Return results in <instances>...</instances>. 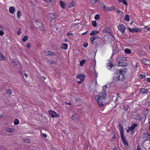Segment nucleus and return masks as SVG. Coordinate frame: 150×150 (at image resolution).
Here are the masks:
<instances>
[{"instance_id":"nucleus-1","label":"nucleus","mask_w":150,"mask_h":150,"mask_svg":"<svg viewBox=\"0 0 150 150\" xmlns=\"http://www.w3.org/2000/svg\"><path fill=\"white\" fill-rule=\"evenodd\" d=\"M126 60V58L122 56L118 57L116 59L117 62L119 66L125 67L127 66V63L125 62Z\"/></svg>"},{"instance_id":"nucleus-2","label":"nucleus","mask_w":150,"mask_h":150,"mask_svg":"<svg viewBox=\"0 0 150 150\" xmlns=\"http://www.w3.org/2000/svg\"><path fill=\"white\" fill-rule=\"evenodd\" d=\"M115 73L113 76V79L115 81H123L125 79V76L123 74L120 73H116V71H115Z\"/></svg>"},{"instance_id":"nucleus-3","label":"nucleus","mask_w":150,"mask_h":150,"mask_svg":"<svg viewBox=\"0 0 150 150\" xmlns=\"http://www.w3.org/2000/svg\"><path fill=\"white\" fill-rule=\"evenodd\" d=\"M119 125V129L120 133V136L123 143L125 145H127L128 146V145L127 142L125 138L123 127L120 124Z\"/></svg>"},{"instance_id":"nucleus-4","label":"nucleus","mask_w":150,"mask_h":150,"mask_svg":"<svg viewBox=\"0 0 150 150\" xmlns=\"http://www.w3.org/2000/svg\"><path fill=\"white\" fill-rule=\"evenodd\" d=\"M103 92H101L100 93L99 95L96 96L95 97L96 100H101L103 99L106 96V92L104 91Z\"/></svg>"},{"instance_id":"nucleus-5","label":"nucleus","mask_w":150,"mask_h":150,"mask_svg":"<svg viewBox=\"0 0 150 150\" xmlns=\"http://www.w3.org/2000/svg\"><path fill=\"white\" fill-rule=\"evenodd\" d=\"M100 5H101V7L103 9V11L105 12L113 11L115 8V7L113 6L109 7L105 6L104 4L102 2L100 4Z\"/></svg>"},{"instance_id":"nucleus-6","label":"nucleus","mask_w":150,"mask_h":150,"mask_svg":"<svg viewBox=\"0 0 150 150\" xmlns=\"http://www.w3.org/2000/svg\"><path fill=\"white\" fill-rule=\"evenodd\" d=\"M85 77L86 76L84 74H79L78 75L76 76V78L77 79H80V80L77 81V82L80 84L81 83L84 81Z\"/></svg>"},{"instance_id":"nucleus-7","label":"nucleus","mask_w":150,"mask_h":150,"mask_svg":"<svg viewBox=\"0 0 150 150\" xmlns=\"http://www.w3.org/2000/svg\"><path fill=\"white\" fill-rule=\"evenodd\" d=\"M49 112L50 117L52 118L59 117V115L52 110H49Z\"/></svg>"},{"instance_id":"nucleus-8","label":"nucleus","mask_w":150,"mask_h":150,"mask_svg":"<svg viewBox=\"0 0 150 150\" xmlns=\"http://www.w3.org/2000/svg\"><path fill=\"white\" fill-rule=\"evenodd\" d=\"M129 30L130 32L131 33L141 32L142 31V29L139 28H134L131 29L129 27H128Z\"/></svg>"},{"instance_id":"nucleus-9","label":"nucleus","mask_w":150,"mask_h":150,"mask_svg":"<svg viewBox=\"0 0 150 150\" xmlns=\"http://www.w3.org/2000/svg\"><path fill=\"white\" fill-rule=\"evenodd\" d=\"M47 17L48 20L51 21L55 18V16L53 13H50L47 14Z\"/></svg>"},{"instance_id":"nucleus-10","label":"nucleus","mask_w":150,"mask_h":150,"mask_svg":"<svg viewBox=\"0 0 150 150\" xmlns=\"http://www.w3.org/2000/svg\"><path fill=\"white\" fill-rule=\"evenodd\" d=\"M125 27L123 24H120L119 25L118 29L122 34L124 33L125 32Z\"/></svg>"},{"instance_id":"nucleus-11","label":"nucleus","mask_w":150,"mask_h":150,"mask_svg":"<svg viewBox=\"0 0 150 150\" xmlns=\"http://www.w3.org/2000/svg\"><path fill=\"white\" fill-rule=\"evenodd\" d=\"M45 53L46 56L49 55L50 56H54L56 55L57 54V53L54 52H52L49 51L45 52Z\"/></svg>"},{"instance_id":"nucleus-12","label":"nucleus","mask_w":150,"mask_h":150,"mask_svg":"<svg viewBox=\"0 0 150 150\" xmlns=\"http://www.w3.org/2000/svg\"><path fill=\"white\" fill-rule=\"evenodd\" d=\"M108 69L110 70H114L115 69V67L114 65L111 63H109L107 66Z\"/></svg>"},{"instance_id":"nucleus-13","label":"nucleus","mask_w":150,"mask_h":150,"mask_svg":"<svg viewBox=\"0 0 150 150\" xmlns=\"http://www.w3.org/2000/svg\"><path fill=\"white\" fill-rule=\"evenodd\" d=\"M116 73H120L122 74H123L124 75V74L126 73L127 71L126 69L125 68L123 70H119L118 69L116 70Z\"/></svg>"},{"instance_id":"nucleus-14","label":"nucleus","mask_w":150,"mask_h":150,"mask_svg":"<svg viewBox=\"0 0 150 150\" xmlns=\"http://www.w3.org/2000/svg\"><path fill=\"white\" fill-rule=\"evenodd\" d=\"M148 91V89H145L144 88H141L140 89V90L139 91V92L140 93H142V94L146 93H147Z\"/></svg>"},{"instance_id":"nucleus-15","label":"nucleus","mask_w":150,"mask_h":150,"mask_svg":"<svg viewBox=\"0 0 150 150\" xmlns=\"http://www.w3.org/2000/svg\"><path fill=\"white\" fill-rule=\"evenodd\" d=\"M100 37L98 35H97L96 36H93L91 37L90 40L92 43H93L94 40L96 39H100Z\"/></svg>"},{"instance_id":"nucleus-16","label":"nucleus","mask_w":150,"mask_h":150,"mask_svg":"<svg viewBox=\"0 0 150 150\" xmlns=\"http://www.w3.org/2000/svg\"><path fill=\"white\" fill-rule=\"evenodd\" d=\"M98 106L100 107H102L104 105L103 102L100 100H96Z\"/></svg>"},{"instance_id":"nucleus-17","label":"nucleus","mask_w":150,"mask_h":150,"mask_svg":"<svg viewBox=\"0 0 150 150\" xmlns=\"http://www.w3.org/2000/svg\"><path fill=\"white\" fill-rule=\"evenodd\" d=\"M6 131L8 132L12 133L14 131V129L13 128H11L9 127H6Z\"/></svg>"},{"instance_id":"nucleus-18","label":"nucleus","mask_w":150,"mask_h":150,"mask_svg":"<svg viewBox=\"0 0 150 150\" xmlns=\"http://www.w3.org/2000/svg\"><path fill=\"white\" fill-rule=\"evenodd\" d=\"M15 9L14 7L11 6L9 8V11L10 13L13 14L14 12Z\"/></svg>"},{"instance_id":"nucleus-19","label":"nucleus","mask_w":150,"mask_h":150,"mask_svg":"<svg viewBox=\"0 0 150 150\" xmlns=\"http://www.w3.org/2000/svg\"><path fill=\"white\" fill-rule=\"evenodd\" d=\"M68 45L66 43H64L62 45L61 48L62 49H66Z\"/></svg>"},{"instance_id":"nucleus-20","label":"nucleus","mask_w":150,"mask_h":150,"mask_svg":"<svg viewBox=\"0 0 150 150\" xmlns=\"http://www.w3.org/2000/svg\"><path fill=\"white\" fill-rule=\"evenodd\" d=\"M99 33L98 31L96 30L93 31L90 33V35L91 36L93 35H94L98 34Z\"/></svg>"},{"instance_id":"nucleus-21","label":"nucleus","mask_w":150,"mask_h":150,"mask_svg":"<svg viewBox=\"0 0 150 150\" xmlns=\"http://www.w3.org/2000/svg\"><path fill=\"white\" fill-rule=\"evenodd\" d=\"M60 6L62 8L64 9L65 8V4L62 1H60Z\"/></svg>"},{"instance_id":"nucleus-22","label":"nucleus","mask_w":150,"mask_h":150,"mask_svg":"<svg viewBox=\"0 0 150 150\" xmlns=\"http://www.w3.org/2000/svg\"><path fill=\"white\" fill-rule=\"evenodd\" d=\"M71 119L75 121H76L77 120V116L75 114L72 115L71 117Z\"/></svg>"},{"instance_id":"nucleus-23","label":"nucleus","mask_w":150,"mask_h":150,"mask_svg":"<svg viewBox=\"0 0 150 150\" xmlns=\"http://www.w3.org/2000/svg\"><path fill=\"white\" fill-rule=\"evenodd\" d=\"M143 135L145 137H147L148 136L150 137V134L147 132L144 133Z\"/></svg>"},{"instance_id":"nucleus-24","label":"nucleus","mask_w":150,"mask_h":150,"mask_svg":"<svg viewBox=\"0 0 150 150\" xmlns=\"http://www.w3.org/2000/svg\"><path fill=\"white\" fill-rule=\"evenodd\" d=\"M28 39V36L25 35L24 36L22 39V41L23 42H25Z\"/></svg>"},{"instance_id":"nucleus-25","label":"nucleus","mask_w":150,"mask_h":150,"mask_svg":"<svg viewBox=\"0 0 150 150\" xmlns=\"http://www.w3.org/2000/svg\"><path fill=\"white\" fill-rule=\"evenodd\" d=\"M129 16L128 15H126L125 16V20L127 21H128L129 20Z\"/></svg>"},{"instance_id":"nucleus-26","label":"nucleus","mask_w":150,"mask_h":150,"mask_svg":"<svg viewBox=\"0 0 150 150\" xmlns=\"http://www.w3.org/2000/svg\"><path fill=\"white\" fill-rule=\"evenodd\" d=\"M125 53L128 54L130 53L131 52V50L128 49H125Z\"/></svg>"},{"instance_id":"nucleus-27","label":"nucleus","mask_w":150,"mask_h":150,"mask_svg":"<svg viewBox=\"0 0 150 150\" xmlns=\"http://www.w3.org/2000/svg\"><path fill=\"white\" fill-rule=\"evenodd\" d=\"M19 122L18 119H16L14 121V124L15 125H17L19 123Z\"/></svg>"},{"instance_id":"nucleus-28","label":"nucleus","mask_w":150,"mask_h":150,"mask_svg":"<svg viewBox=\"0 0 150 150\" xmlns=\"http://www.w3.org/2000/svg\"><path fill=\"white\" fill-rule=\"evenodd\" d=\"M99 0H91L90 2L91 4H94Z\"/></svg>"},{"instance_id":"nucleus-29","label":"nucleus","mask_w":150,"mask_h":150,"mask_svg":"<svg viewBox=\"0 0 150 150\" xmlns=\"http://www.w3.org/2000/svg\"><path fill=\"white\" fill-rule=\"evenodd\" d=\"M128 129H127V133H129V131H132L134 129L132 126L128 127Z\"/></svg>"},{"instance_id":"nucleus-30","label":"nucleus","mask_w":150,"mask_h":150,"mask_svg":"<svg viewBox=\"0 0 150 150\" xmlns=\"http://www.w3.org/2000/svg\"><path fill=\"white\" fill-rule=\"evenodd\" d=\"M86 60L84 59L81 60L80 62V65L81 66H82L86 62Z\"/></svg>"},{"instance_id":"nucleus-31","label":"nucleus","mask_w":150,"mask_h":150,"mask_svg":"<svg viewBox=\"0 0 150 150\" xmlns=\"http://www.w3.org/2000/svg\"><path fill=\"white\" fill-rule=\"evenodd\" d=\"M5 58V57L2 54L0 53V60H4Z\"/></svg>"},{"instance_id":"nucleus-32","label":"nucleus","mask_w":150,"mask_h":150,"mask_svg":"<svg viewBox=\"0 0 150 150\" xmlns=\"http://www.w3.org/2000/svg\"><path fill=\"white\" fill-rule=\"evenodd\" d=\"M92 24L93 26L94 27H96L97 26V24L96 21H93L92 22Z\"/></svg>"},{"instance_id":"nucleus-33","label":"nucleus","mask_w":150,"mask_h":150,"mask_svg":"<svg viewBox=\"0 0 150 150\" xmlns=\"http://www.w3.org/2000/svg\"><path fill=\"white\" fill-rule=\"evenodd\" d=\"M142 61L143 62H144V64H145L147 65H149V64H148L146 62H147V61H149V59H143Z\"/></svg>"},{"instance_id":"nucleus-34","label":"nucleus","mask_w":150,"mask_h":150,"mask_svg":"<svg viewBox=\"0 0 150 150\" xmlns=\"http://www.w3.org/2000/svg\"><path fill=\"white\" fill-rule=\"evenodd\" d=\"M94 18L96 20H98L100 18V15L98 14H96Z\"/></svg>"},{"instance_id":"nucleus-35","label":"nucleus","mask_w":150,"mask_h":150,"mask_svg":"<svg viewBox=\"0 0 150 150\" xmlns=\"http://www.w3.org/2000/svg\"><path fill=\"white\" fill-rule=\"evenodd\" d=\"M47 62L49 63L50 64H52L55 63L54 61L52 60H48Z\"/></svg>"},{"instance_id":"nucleus-36","label":"nucleus","mask_w":150,"mask_h":150,"mask_svg":"<svg viewBox=\"0 0 150 150\" xmlns=\"http://www.w3.org/2000/svg\"><path fill=\"white\" fill-rule=\"evenodd\" d=\"M129 108V106L127 105H125L124 106V109L125 111L127 110L128 108Z\"/></svg>"},{"instance_id":"nucleus-37","label":"nucleus","mask_w":150,"mask_h":150,"mask_svg":"<svg viewBox=\"0 0 150 150\" xmlns=\"http://www.w3.org/2000/svg\"><path fill=\"white\" fill-rule=\"evenodd\" d=\"M17 16L18 18H19L21 16V12L20 11H18L17 13Z\"/></svg>"},{"instance_id":"nucleus-38","label":"nucleus","mask_w":150,"mask_h":150,"mask_svg":"<svg viewBox=\"0 0 150 150\" xmlns=\"http://www.w3.org/2000/svg\"><path fill=\"white\" fill-rule=\"evenodd\" d=\"M21 33V29H19L17 32V34L18 35H19Z\"/></svg>"},{"instance_id":"nucleus-39","label":"nucleus","mask_w":150,"mask_h":150,"mask_svg":"<svg viewBox=\"0 0 150 150\" xmlns=\"http://www.w3.org/2000/svg\"><path fill=\"white\" fill-rule=\"evenodd\" d=\"M74 5V4L73 2H71L70 3L69 6V7L71 8L73 7Z\"/></svg>"},{"instance_id":"nucleus-40","label":"nucleus","mask_w":150,"mask_h":150,"mask_svg":"<svg viewBox=\"0 0 150 150\" xmlns=\"http://www.w3.org/2000/svg\"><path fill=\"white\" fill-rule=\"evenodd\" d=\"M137 125H138L137 124H134L131 126L134 129L136 127H137Z\"/></svg>"},{"instance_id":"nucleus-41","label":"nucleus","mask_w":150,"mask_h":150,"mask_svg":"<svg viewBox=\"0 0 150 150\" xmlns=\"http://www.w3.org/2000/svg\"><path fill=\"white\" fill-rule=\"evenodd\" d=\"M6 93L8 95H10L11 94V92L9 90H6Z\"/></svg>"},{"instance_id":"nucleus-42","label":"nucleus","mask_w":150,"mask_h":150,"mask_svg":"<svg viewBox=\"0 0 150 150\" xmlns=\"http://www.w3.org/2000/svg\"><path fill=\"white\" fill-rule=\"evenodd\" d=\"M88 44L87 43H83V46L85 47H86L88 46Z\"/></svg>"},{"instance_id":"nucleus-43","label":"nucleus","mask_w":150,"mask_h":150,"mask_svg":"<svg viewBox=\"0 0 150 150\" xmlns=\"http://www.w3.org/2000/svg\"><path fill=\"white\" fill-rule=\"evenodd\" d=\"M106 88H107L106 86H103V90H102V92H103V91H105V89H106Z\"/></svg>"},{"instance_id":"nucleus-44","label":"nucleus","mask_w":150,"mask_h":150,"mask_svg":"<svg viewBox=\"0 0 150 150\" xmlns=\"http://www.w3.org/2000/svg\"><path fill=\"white\" fill-rule=\"evenodd\" d=\"M26 46L28 47V48L29 49L30 48V43H28L26 45Z\"/></svg>"},{"instance_id":"nucleus-45","label":"nucleus","mask_w":150,"mask_h":150,"mask_svg":"<svg viewBox=\"0 0 150 150\" xmlns=\"http://www.w3.org/2000/svg\"><path fill=\"white\" fill-rule=\"evenodd\" d=\"M123 3L125 4L126 6H127L128 5V4L126 2V0H124V1L123 2Z\"/></svg>"},{"instance_id":"nucleus-46","label":"nucleus","mask_w":150,"mask_h":150,"mask_svg":"<svg viewBox=\"0 0 150 150\" xmlns=\"http://www.w3.org/2000/svg\"><path fill=\"white\" fill-rule=\"evenodd\" d=\"M145 77V75H141L139 76V78L141 79H143Z\"/></svg>"},{"instance_id":"nucleus-47","label":"nucleus","mask_w":150,"mask_h":150,"mask_svg":"<svg viewBox=\"0 0 150 150\" xmlns=\"http://www.w3.org/2000/svg\"><path fill=\"white\" fill-rule=\"evenodd\" d=\"M4 34V32L2 30H0V35L2 36Z\"/></svg>"},{"instance_id":"nucleus-48","label":"nucleus","mask_w":150,"mask_h":150,"mask_svg":"<svg viewBox=\"0 0 150 150\" xmlns=\"http://www.w3.org/2000/svg\"><path fill=\"white\" fill-rule=\"evenodd\" d=\"M24 142L26 143H29L30 142V141L28 139H25V140Z\"/></svg>"},{"instance_id":"nucleus-49","label":"nucleus","mask_w":150,"mask_h":150,"mask_svg":"<svg viewBox=\"0 0 150 150\" xmlns=\"http://www.w3.org/2000/svg\"><path fill=\"white\" fill-rule=\"evenodd\" d=\"M108 33H109V34L112 37H113V35L112 34V33L110 32H109V31H108Z\"/></svg>"},{"instance_id":"nucleus-50","label":"nucleus","mask_w":150,"mask_h":150,"mask_svg":"<svg viewBox=\"0 0 150 150\" xmlns=\"http://www.w3.org/2000/svg\"><path fill=\"white\" fill-rule=\"evenodd\" d=\"M12 62L14 63H17L18 62V61L16 59L13 60L12 61Z\"/></svg>"},{"instance_id":"nucleus-51","label":"nucleus","mask_w":150,"mask_h":150,"mask_svg":"<svg viewBox=\"0 0 150 150\" xmlns=\"http://www.w3.org/2000/svg\"><path fill=\"white\" fill-rule=\"evenodd\" d=\"M108 31L106 29H104L103 30V32L104 33H108Z\"/></svg>"},{"instance_id":"nucleus-52","label":"nucleus","mask_w":150,"mask_h":150,"mask_svg":"<svg viewBox=\"0 0 150 150\" xmlns=\"http://www.w3.org/2000/svg\"><path fill=\"white\" fill-rule=\"evenodd\" d=\"M148 122L149 124L150 123V114L149 116Z\"/></svg>"},{"instance_id":"nucleus-53","label":"nucleus","mask_w":150,"mask_h":150,"mask_svg":"<svg viewBox=\"0 0 150 150\" xmlns=\"http://www.w3.org/2000/svg\"><path fill=\"white\" fill-rule=\"evenodd\" d=\"M146 79L147 81L150 82V78H147Z\"/></svg>"},{"instance_id":"nucleus-54","label":"nucleus","mask_w":150,"mask_h":150,"mask_svg":"<svg viewBox=\"0 0 150 150\" xmlns=\"http://www.w3.org/2000/svg\"><path fill=\"white\" fill-rule=\"evenodd\" d=\"M42 136L45 137H47V135L45 134H42Z\"/></svg>"},{"instance_id":"nucleus-55","label":"nucleus","mask_w":150,"mask_h":150,"mask_svg":"<svg viewBox=\"0 0 150 150\" xmlns=\"http://www.w3.org/2000/svg\"><path fill=\"white\" fill-rule=\"evenodd\" d=\"M67 35L68 36H70L71 35H72L71 33H68L67 34Z\"/></svg>"},{"instance_id":"nucleus-56","label":"nucleus","mask_w":150,"mask_h":150,"mask_svg":"<svg viewBox=\"0 0 150 150\" xmlns=\"http://www.w3.org/2000/svg\"><path fill=\"white\" fill-rule=\"evenodd\" d=\"M44 1H46V2H51V0H43Z\"/></svg>"},{"instance_id":"nucleus-57","label":"nucleus","mask_w":150,"mask_h":150,"mask_svg":"<svg viewBox=\"0 0 150 150\" xmlns=\"http://www.w3.org/2000/svg\"><path fill=\"white\" fill-rule=\"evenodd\" d=\"M65 103L67 105H71V103H67V102H65Z\"/></svg>"},{"instance_id":"nucleus-58","label":"nucleus","mask_w":150,"mask_h":150,"mask_svg":"<svg viewBox=\"0 0 150 150\" xmlns=\"http://www.w3.org/2000/svg\"><path fill=\"white\" fill-rule=\"evenodd\" d=\"M87 33V31H86L85 32L83 33H82V35H85Z\"/></svg>"},{"instance_id":"nucleus-59","label":"nucleus","mask_w":150,"mask_h":150,"mask_svg":"<svg viewBox=\"0 0 150 150\" xmlns=\"http://www.w3.org/2000/svg\"><path fill=\"white\" fill-rule=\"evenodd\" d=\"M124 1V0H118V1L119 2H122V3Z\"/></svg>"},{"instance_id":"nucleus-60","label":"nucleus","mask_w":150,"mask_h":150,"mask_svg":"<svg viewBox=\"0 0 150 150\" xmlns=\"http://www.w3.org/2000/svg\"><path fill=\"white\" fill-rule=\"evenodd\" d=\"M113 150H118V149H117V148L115 147V148H113Z\"/></svg>"},{"instance_id":"nucleus-61","label":"nucleus","mask_w":150,"mask_h":150,"mask_svg":"<svg viewBox=\"0 0 150 150\" xmlns=\"http://www.w3.org/2000/svg\"><path fill=\"white\" fill-rule=\"evenodd\" d=\"M117 12L118 13H120V10H117Z\"/></svg>"},{"instance_id":"nucleus-62","label":"nucleus","mask_w":150,"mask_h":150,"mask_svg":"<svg viewBox=\"0 0 150 150\" xmlns=\"http://www.w3.org/2000/svg\"><path fill=\"white\" fill-rule=\"evenodd\" d=\"M24 75L25 77H27L28 76V74H25Z\"/></svg>"},{"instance_id":"nucleus-63","label":"nucleus","mask_w":150,"mask_h":150,"mask_svg":"<svg viewBox=\"0 0 150 150\" xmlns=\"http://www.w3.org/2000/svg\"><path fill=\"white\" fill-rule=\"evenodd\" d=\"M116 95L117 97V98L119 97V94L118 93H117L116 94Z\"/></svg>"},{"instance_id":"nucleus-64","label":"nucleus","mask_w":150,"mask_h":150,"mask_svg":"<svg viewBox=\"0 0 150 150\" xmlns=\"http://www.w3.org/2000/svg\"><path fill=\"white\" fill-rule=\"evenodd\" d=\"M3 117V115H0V118H2Z\"/></svg>"}]
</instances>
